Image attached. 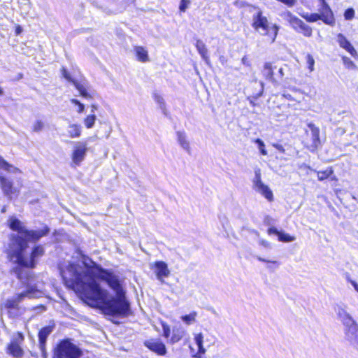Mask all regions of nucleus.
I'll use <instances>...</instances> for the list:
<instances>
[{
	"mask_svg": "<svg viewBox=\"0 0 358 358\" xmlns=\"http://www.w3.org/2000/svg\"><path fill=\"white\" fill-rule=\"evenodd\" d=\"M94 272L69 264L60 273L66 286L79 292L90 304L108 315L126 317L132 314L120 280L113 272L95 265Z\"/></svg>",
	"mask_w": 358,
	"mask_h": 358,
	"instance_id": "obj_1",
	"label": "nucleus"
},
{
	"mask_svg": "<svg viewBox=\"0 0 358 358\" xmlns=\"http://www.w3.org/2000/svg\"><path fill=\"white\" fill-rule=\"evenodd\" d=\"M9 227L17 234L10 236L9 244L10 254L16 257L17 263L26 268L35 266L36 259L44 254V249L42 245L34 247L30 258L24 257L23 252L27 248L28 242H36L41 238L48 235L50 232L48 227L45 226L38 230H28L24 225L17 218H12L9 221Z\"/></svg>",
	"mask_w": 358,
	"mask_h": 358,
	"instance_id": "obj_2",
	"label": "nucleus"
},
{
	"mask_svg": "<svg viewBox=\"0 0 358 358\" xmlns=\"http://www.w3.org/2000/svg\"><path fill=\"white\" fill-rule=\"evenodd\" d=\"M27 290L17 294L11 298L8 299L5 303V308L7 309H16L18 308L19 304L25 299V298H37L39 297L41 294V292L36 287V285H31L29 282H27Z\"/></svg>",
	"mask_w": 358,
	"mask_h": 358,
	"instance_id": "obj_3",
	"label": "nucleus"
},
{
	"mask_svg": "<svg viewBox=\"0 0 358 358\" xmlns=\"http://www.w3.org/2000/svg\"><path fill=\"white\" fill-rule=\"evenodd\" d=\"M81 350L68 340L61 341L54 352L53 358H80Z\"/></svg>",
	"mask_w": 358,
	"mask_h": 358,
	"instance_id": "obj_4",
	"label": "nucleus"
},
{
	"mask_svg": "<svg viewBox=\"0 0 358 358\" xmlns=\"http://www.w3.org/2000/svg\"><path fill=\"white\" fill-rule=\"evenodd\" d=\"M253 189L264 196L268 201H271L273 199V192L268 185H265L261 178L260 169L255 170V177L252 180Z\"/></svg>",
	"mask_w": 358,
	"mask_h": 358,
	"instance_id": "obj_5",
	"label": "nucleus"
},
{
	"mask_svg": "<svg viewBox=\"0 0 358 358\" xmlns=\"http://www.w3.org/2000/svg\"><path fill=\"white\" fill-rule=\"evenodd\" d=\"M271 24L269 23L267 17L263 15L262 10H257L252 15V27L260 34L262 32L267 33L268 29Z\"/></svg>",
	"mask_w": 358,
	"mask_h": 358,
	"instance_id": "obj_6",
	"label": "nucleus"
},
{
	"mask_svg": "<svg viewBox=\"0 0 358 358\" xmlns=\"http://www.w3.org/2000/svg\"><path fill=\"white\" fill-rule=\"evenodd\" d=\"M344 331L346 339L352 345L358 346V324L353 320L345 324Z\"/></svg>",
	"mask_w": 358,
	"mask_h": 358,
	"instance_id": "obj_7",
	"label": "nucleus"
},
{
	"mask_svg": "<svg viewBox=\"0 0 358 358\" xmlns=\"http://www.w3.org/2000/svg\"><path fill=\"white\" fill-rule=\"evenodd\" d=\"M87 151V145L85 142H76L72 153L73 162L76 165H79L84 160Z\"/></svg>",
	"mask_w": 358,
	"mask_h": 358,
	"instance_id": "obj_8",
	"label": "nucleus"
},
{
	"mask_svg": "<svg viewBox=\"0 0 358 358\" xmlns=\"http://www.w3.org/2000/svg\"><path fill=\"white\" fill-rule=\"evenodd\" d=\"M144 345L149 350L155 352L158 355H165L166 353V345L159 338H152L145 341Z\"/></svg>",
	"mask_w": 358,
	"mask_h": 358,
	"instance_id": "obj_9",
	"label": "nucleus"
},
{
	"mask_svg": "<svg viewBox=\"0 0 358 358\" xmlns=\"http://www.w3.org/2000/svg\"><path fill=\"white\" fill-rule=\"evenodd\" d=\"M334 310L343 325L354 320L350 314L347 311V306L343 303L336 304L334 306Z\"/></svg>",
	"mask_w": 358,
	"mask_h": 358,
	"instance_id": "obj_10",
	"label": "nucleus"
},
{
	"mask_svg": "<svg viewBox=\"0 0 358 358\" xmlns=\"http://www.w3.org/2000/svg\"><path fill=\"white\" fill-rule=\"evenodd\" d=\"M155 273L157 278L162 282H164V278L170 275V271L168 268L167 264L163 261H157L155 263Z\"/></svg>",
	"mask_w": 358,
	"mask_h": 358,
	"instance_id": "obj_11",
	"label": "nucleus"
},
{
	"mask_svg": "<svg viewBox=\"0 0 358 358\" xmlns=\"http://www.w3.org/2000/svg\"><path fill=\"white\" fill-rule=\"evenodd\" d=\"M0 184L4 195L10 200L12 199V195L17 193L16 188L13 187V182L10 180L0 175Z\"/></svg>",
	"mask_w": 358,
	"mask_h": 358,
	"instance_id": "obj_12",
	"label": "nucleus"
},
{
	"mask_svg": "<svg viewBox=\"0 0 358 358\" xmlns=\"http://www.w3.org/2000/svg\"><path fill=\"white\" fill-rule=\"evenodd\" d=\"M320 12V13L319 14L321 17V20H322L325 24L329 25L334 24L335 20L334 14L328 4L322 6Z\"/></svg>",
	"mask_w": 358,
	"mask_h": 358,
	"instance_id": "obj_13",
	"label": "nucleus"
},
{
	"mask_svg": "<svg viewBox=\"0 0 358 358\" xmlns=\"http://www.w3.org/2000/svg\"><path fill=\"white\" fill-rule=\"evenodd\" d=\"M337 42L342 48L347 50L352 57H355L357 56V52L356 50L354 48L350 42L346 38V37L343 34H338Z\"/></svg>",
	"mask_w": 358,
	"mask_h": 358,
	"instance_id": "obj_14",
	"label": "nucleus"
},
{
	"mask_svg": "<svg viewBox=\"0 0 358 358\" xmlns=\"http://www.w3.org/2000/svg\"><path fill=\"white\" fill-rule=\"evenodd\" d=\"M308 127L310 131V136L312 140L311 146L313 147L314 148H316L320 143V129L313 123L308 124Z\"/></svg>",
	"mask_w": 358,
	"mask_h": 358,
	"instance_id": "obj_15",
	"label": "nucleus"
},
{
	"mask_svg": "<svg viewBox=\"0 0 358 358\" xmlns=\"http://www.w3.org/2000/svg\"><path fill=\"white\" fill-rule=\"evenodd\" d=\"M8 352L14 357L19 358L23 355V350L17 340H13L8 346Z\"/></svg>",
	"mask_w": 358,
	"mask_h": 358,
	"instance_id": "obj_16",
	"label": "nucleus"
},
{
	"mask_svg": "<svg viewBox=\"0 0 358 358\" xmlns=\"http://www.w3.org/2000/svg\"><path fill=\"white\" fill-rule=\"evenodd\" d=\"M177 140L180 145L186 150L188 153H190L189 142L187 139V135L185 131H178L176 133Z\"/></svg>",
	"mask_w": 358,
	"mask_h": 358,
	"instance_id": "obj_17",
	"label": "nucleus"
},
{
	"mask_svg": "<svg viewBox=\"0 0 358 358\" xmlns=\"http://www.w3.org/2000/svg\"><path fill=\"white\" fill-rule=\"evenodd\" d=\"M185 331L182 327H174L172 329V336L170 343L174 344L180 341L185 336Z\"/></svg>",
	"mask_w": 358,
	"mask_h": 358,
	"instance_id": "obj_18",
	"label": "nucleus"
},
{
	"mask_svg": "<svg viewBox=\"0 0 358 358\" xmlns=\"http://www.w3.org/2000/svg\"><path fill=\"white\" fill-rule=\"evenodd\" d=\"M286 20L288 21L292 27L296 31L299 30L303 23L301 20L292 15V13L289 11H287L286 13Z\"/></svg>",
	"mask_w": 358,
	"mask_h": 358,
	"instance_id": "obj_19",
	"label": "nucleus"
},
{
	"mask_svg": "<svg viewBox=\"0 0 358 358\" xmlns=\"http://www.w3.org/2000/svg\"><path fill=\"white\" fill-rule=\"evenodd\" d=\"M134 51L137 59L141 62H147L149 61V56L148 50L142 46H136Z\"/></svg>",
	"mask_w": 358,
	"mask_h": 358,
	"instance_id": "obj_20",
	"label": "nucleus"
},
{
	"mask_svg": "<svg viewBox=\"0 0 358 358\" xmlns=\"http://www.w3.org/2000/svg\"><path fill=\"white\" fill-rule=\"evenodd\" d=\"M72 83L83 97L87 99H90L92 98V95L87 92V87L85 84L79 83L77 80H72Z\"/></svg>",
	"mask_w": 358,
	"mask_h": 358,
	"instance_id": "obj_21",
	"label": "nucleus"
},
{
	"mask_svg": "<svg viewBox=\"0 0 358 358\" xmlns=\"http://www.w3.org/2000/svg\"><path fill=\"white\" fill-rule=\"evenodd\" d=\"M262 73L266 80L272 83H276L273 78V69L271 63L266 62L264 64Z\"/></svg>",
	"mask_w": 358,
	"mask_h": 358,
	"instance_id": "obj_22",
	"label": "nucleus"
},
{
	"mask_svg": "<svg viewBox=\"0 0 358 358\" xmlns=\"http://www.w3.org/2000/svg\"><path fill=\"white\" fill-rule=\"evenodd\" d=\"M82 127L78 124H70L67 129L68 135L71 138H78L81 135Z\"/></svg>",
	"mask_w": 358,
	"mask_h": 358,
	"instance_id": "obj_23",
	"label": "nucleus"
},
{
	"mask_svg": "<svg viewBox=\"0 0 358 358\" xmlns=\"http://www.w3.org/2000/svg\"><path fill=\"white\" fill-rule=\"evenodd\" d=\"M196 48L202 57V58L206 61V63L209 62V57L208 55V50L206 47V45L201 40H197L196 43Z\"/></svg>",
	"mask_w": 358,
	"mask_h": 358,
	"instance_id": "obj_24",
	"label": "nucleus"
},
{
	"mask_svg": "<svg viewBox=\"0 0 358 358\" xmlns=\"http://www.w3.org/2000/svg\"><path fill=\"white\" fill-rule=\"evenodd\" d=\"M279 30V27L275 24H271L269 28L268 29V32H262L261 33L262 35L264 36H268L271 39V42L273 43L275 41V38L277 37L278 33Z\"/></svg>",
	"mask_w": 358,
	"mask_h": 358,
	"instance_id": "obj_25",
	"label": "nucleus"
},
{
	"mask_svg": "<svg viewBox=\"0 0 358 358\" xmlns=\"http://www.w3.org/2000/svg\"><path fill=\"white\" fill-rule=\"evenodd\" d=\"M0 169H2L10 173H16L20 172L17 168L10 165L8 162H6L2 157H0Z\"/></svg>",
	"mask_w": 358,
	"mask_h": 358,
	"instance_id": "obj_26",
	"label": "nucleus"
},
{
	"mask_svg": "<svg viewBox=\"0 0 358 358\" xmlns=\"http://www.w3.org/2000/svg\"><path fill=\"white\" fill-rule=\"evenodd\" d=\"M203 335L201 333L196 334L194 336V341L198 346V354H205L206 349L203 345Z\"/></svg>",
	"mask_w": 358,
	"mask_h": 358,
	"instance_id": "obj_27",
	"label": "nucleus"
},
{
	"mask_svg": "<svg viewBox=\"0 0 358 358\" xmlns=\"http://www.w3.org/2000/svg\"><path fill=\"white\" fill-rule=\"evenodd\" d=\"M154 100L159 105L160 109L163 111L164 114H166V103L163 97L157 93L153 94Z\"/></svg>",
	"mask_w": 358,
	"mask_h": 358,
	"instance_id": "obj_28",
	"label": "nucleus"
},
{
	"mask_svg": "<svg viewBox=\"0 0 358 358\" xmlns=\"http://www.w3.org/2000/svg\"><path fill=\"white\" fill-rule=\"evenodd\" d=\"M52 328L51 327H45L42 328L38 333L39 341H46L48 336L51 334Z\"/></svg>",
	"mask_w": 358,
	"mask_h": 358,
	"instance_id": "obj_29",
	"label": "nucleus"
},
{
	"mask_svg": "<svg viewBox=\"0 0 358 358\" xmlns=\"http://www.w3.org/2000/svg\"><path fill=\"white\" fill-rule=\"evenodd\" d=\"M197 315L196 312H192L189 315H183L181 317V320L187 325L194 323L196 321V317Z\"/></svg>",
	"mask_w": 358,
	"mask_h": 358,
	"instance_id": "obj_30",
	"label": "nucleus"
},
{
	"mask_svg": "<svg viewBox=\"0 0 358 358\" xmlns=\"http://www.w3.org/2000/svg\"><path fill=\"white\" fill-rule=\"evenodd\" d=\"M332 168H328L325 171H317V178L318 180L322 181L324 179L328 178L333 173Z\"/></svg>",
	"mask_w": 358,
	"mask_h": 358,
	"instance_id": "obj_31",
	"label": "nucleus"
},
{
	"mask_svg": "<svg viewBox=\"0 0 358 358\" xmlns=\"http://www.w3.org/2000/svg\"><path fill=\"white\" fill-rule=\"evenodd\" d=\"M260 85H261V89H260V91L259 93H257V94L255 95H253V96H248V100L250 102V104L252 106H256V103H255V100H257L259 97H260L262 94H263V91H264V83L262 82L260 83Z\"/></svg>",
	"mask_w": 358,
	"mask_h": 358,
	"instance_id": "obj_32",
	"label": "nucleus"
},
{
	"mask_svg": "<svg viewBox=\"0 0 358 358\" xmlns=\"http://www.w3.org/2000/svg\"><path fill=\"white\" fill-rule=\"evenodd\" d=\"M24 267L18 264L16 267L13 268V272L16 275L17 278L22 280L24 279V277L27 275V273H24ZM22 283H24V281H22Z\"/></svg>",
	"mask_w": 358,
	"mask_h": 358,
	"instance_id": "obj_33",
	"label": "nucleus"
},
{
	"mask_svg": "<svg viewBox=\"0 0 358 358\" xmlns=\"http://www.w3.org/2000/svg\"><path fill=\"white\" fill-rule=\"evenodd\" d=\"M297 31L303 34L305 36L308 37L312 35L311 27H309L308 24H305L303 22Z\"/></svg>",
	"mask_w": 358,
	"mask_h": 358,
	"instance_id": "obj_34",
	"label": "nucleus"
},
{
	"mask_svg": "<svg viewBox=\"0 0 358 358\" xmlns=\"http://www.w3.org/2000/svg\"><path fill=\"white\" fill-rule=\"evenodd\" d=\"M278 240L282 242L289 243L295 240V237L290 236L283 231H280L278 235Z\"/></svg>",
	"mask_w": 358,
	"mask_h": 358,
	"instance_id": "obj_35",
	"label": "nucleus"
},
{
	"mask_svg": "<svg viewBox=\"0 0 358 358\" xmlns=\"http://www.w3.org/2000/svg\"><path fill=\"white\" fill-rule=\"evenodd\" d=\"M96 117L95 115H90L84 120V124L87 129L93 127Z\"/></svg>",
	"mask_w": 358,
	"mask_h": 358,
	"instance_id": "obj_36",
	"label": "nucleus"
},
{
	"mask_svg": "<svg viewBox=\"0 0 358 358\" xmlns=\"http://www.w3.org/2000/svg\"><path fill=\"white\" fill-rule=\"evenodd\" d=\"M306 63L308 65V69H309L310 72H313L314 71V65H315V59L313 57L310 55L307 54L306 57Z\"/></svg>",
	"mask_w": 358,
	"mask_h": 358,
	"instance_id": "obj_37",
	"label": "nucleus"
},
{
	"mask_svg": "<svg viewBox=\"0 0 358 358\" xmlns=\"http://www.w3.org/2000/svg\"><path fill=\"white\" fill-rule=\"evenodd\" d=\"M303 18H305L308 22H316L318 20H321V17L319 13H313V14H307L305 15H302Z\"/></svg>",
	"mask_w": 358,
	"mask_h": 358,
	"instance_id": "obj_38",
	"label": "nucleus"
},
{
	"mask_svg": "<svg viewBox=\"0 0 358 358\" xmlns=\"http://www.w3.org/2000/svg\"><path fill=\"white\" fill-rule=\"evenodd\" d=\"M342 60L346 68L351 69L356 68L355 64L349 57L345 56L343 57Z\"/></svg>",
	"mask_w": 358,
	"mask_h": 358,
	"instance_id": "obj_39",
	"label": "nucleus"
},
{
	"mask_svg": "<svg viewBox=\"0 0 358 358\" xmlns=\"http://www.w3.org/2000/svg\"><path fill=\"white\" fill-rule=\"evenodd\" d=\"M255 142L258 145L260 152L262 155H266L267 152L265 150V144L259 138H257Z\"/></svg>",
	"mask_w": 358,
	"mask_h": 358,
	"instance_id": "obj_40",
	"label": "nucleus"
},
{
	"mask_svg": "<svg viewBox=\"0 0 358 358\" xmlns=\"http://www.w3.org/2000/svg\"><path fill=\"white\" fill-rule=\"evenodd\" d=\"M162 330H163V336L166 338H169L171 334V329L170 327L165 322L162 323Z\"/></svg>",
	"mask_w": 358,
	"mask_h": 358,
	"instance_id": "obj_41",
	"label": "nucleus"
},
{
	"mask_svg": "<svg viewBox=\"0 0 358 358\" xmlns=\"http://www.w3.org/2000/svg\"><path fill=\"white\" fill-rule=\"evenodd\" d=\"M345 19L350 20L355 17V10L353 8H348L344 13Z\"/></svg>",
	"mask_w": 358,
	"mask_h": 358,
	"instance_id": "obj_42",
	"label": "nucleus"
},
{
	"mask_svg": "<svg viewBox=\"0 0 358 358\" xmlns=\"http://www.w3.org/2000/svg\"><path fill=\"white\" fill-rule=\"evenodd\" d=\"M190 1L189 0H181L179 9L181 12H185L188 8Z\"/></svg>",
	"mask_w": 358,
	"mask_h": 358,
	"instance_id": "obj_43",
	"label": "nucleus"
},
{
	"mask_svg": "<svg viewBox=\"0 0 358 358\" xmlns=\"http://www.w3.org/2000/svg\"><path fill=\"white\" fill-rule=\"evenodd\" d=\"M71 102L72 103H74L76 105H78V112L79 113H81L84 111L85 110V106L84 104H83L82 103H80L78 100L76 99H72L71 100Z\"/></svg>",
	"mask_w": 358,
	"mask_h": 358,
	"instance_id": "obj_44",
	"label": "nucleus"
},
{
	"mask_svg": "<svg viewBox=\"0 0 358 358\" xmlns=\"http://www.w3.org/2000/svg\"><path fill=\"white\" fill-rule=\"evenodd\" d=\"M43 123L40 120L36 121L33 126V130L36 132H38V131H41L43 129Z\"/></svg>",
	"mask_w": 358,
	"mask_h": 358,
	"instance_id": "obj_45",
	"label": "nucleus"
},
{
	"mask_svg": "<svg viewBox=\"0 0 358 358\" xmlns=\"http://www.w3.org/2000/svg\"><path fill=\"white\" fill-rule=\"evenodd\" d=\"M62 76L63 77L66 79L67 80L70 81L72 83V80H75L74 79H73L70 74L68 73V71H66V69L63 67L62 69Z\"/></svg>",
	"mask_w": 358,
	"mask_h": 358,
	"instance_id": "obj_46",
	"label": "nucleus"
},
{
	"mask_svg": "<svg viewBox=\"0 0 358 358\" xmlns=\"http://www.w3.org/2000/svg\"><path fill=\"white\" fill-rule=\"evenodd\" d=\"M280 231H278L275 227H270L268 229V234L269 235H271V234H275L278 236L279 234H280Z\"/></svg>",
	"mask_w": 358,
	"mask_h": 358,
	"instance_id": "obj_47",
	"label": "nucleus"
},
{
	"mask_svg": "<svg viewBox=\"0 0 358 358\" xmlns=\"http://www.w3.org/2000/svg\"><path fill=\"white\" fill-rule=\"evenodd\" d=\"M259 244L266 248H271V243L264 239L259 240Z\"/></svg>",
	"mask_w": 358,
	"mask_h": 358,
	"instance_id": "obj_48",
	"label": "nucleus"
},
{
	"mask_svg": "<svg viewBox=\"0 0 358 358\" xmlns=\"http://www.w3.org/2000/svg\"><path fill=\"white\" fill-rule=\"evenodd\" d=\"M273 145L275 148H276L280 152L285 153V150L282 145L276 143V144H273Z\"/></svg>",
	"mask_w": 358,
	"mask_h": 358,
	"instance_id": "obj_49",
	"label": "nucleus"
},
{
	"mask_svg": "<svg viewBox=\"0 0 358 358\" xmlns=\"http://www.w3.org/2000/svg\"><path fill=\"white\" fill-rule=\"evenodd\" d=\"M45 343L46 341H39V348L43 354L45 353Z\"/></svg>",
	"mask_w": 358,
	"mask_h": 358,
	"instance_id": "obj_50",
	"label": "nucleus"
},
{
	"mask_svg": "<svg viewBox=\"0 0 358 358\" xmlns=\"http://www.w3.org/2000/svg\"><path fill=\"white\" fill-rule=\"evenodd\" d=\"M241 62H242V64L247 66H250V62L247 56H244L242 59H241Z\"/></svg>",
	"mask_w": 358,
	"mask_h": 358,
	"instance_id": "obj_51",
	"label": "nucleus"
},
{
	"mask_svg": "<svg viewBox=\"0 0 358 358\" xmlns=\"http://www.w3.org/2000/svg\"><path fill=\"white\" fill-rule=\"evenodd\" d=\"M273 218H272V217H271L270 216L267 215V216H266V217H265V218H264V223H265L266 224H267V225H271V224H272V222H273Z\"/></svg>",
	"mask_w": 358,
	"mask_h": 358,
	"instance_id": "obj_52",
	"label": "nucleus"
},
{
	"mask_svg": "<svg viewBox=\"0 0 358 358\" xmlns=\"http://www.w3.org/2000/svg\"><path fill=\"white\" fill-rule=\"evenodd\" d=\"M257 259L262 262H269V263H273V264H277L278 262L276 261H270V260H266L261 257H257Z\"/></svg>",
	"mask_w": 358,
	"mask_h": 358,
	"instance_id": "obj_53",
	"label": "nucleus"
},
{
	"mask_svg": "<svg viewBox=\"0 0 358 358\" xmlns=\"http://www.w3.org/2000/svg\"><path fill=\"white\" fill-rule=\"evenodd\" d=\"M300 169H309L310 171H313V169L309 166H308L307 164H302L301 166H300Z\"/></svg>",
	"mask_w": 358,
	"mask_h": 358,
	"instance_id": "obj_54",
	"label": "nucleus"
},
{
	"mask_svg": "<svg viewBox=\"0 0 358 358\" xmlns=\"http://www.w3.org/2000/svg\"><path fill=\"white\" fill-rule=\"evenodd\" d=\"M351 284L355 288V289L358 292V283H357L355 281L352 280Z\"/></svg>",
	"mask_w": 358,
	"mask_h": 358,
	"instance_id": "obj_55",
	"label": "nucleus"
},
{
	"mask_svg": "<svg viewBox=\"0 0 358 358\" xmlns=\"http://www.w3.org/2000/svg\"><path fill=\"white\" fill-rule=\"evenodd\" d=\"M22 29L19 25L15 29V33L17 35H19L22 32Z\"/></svg>",
	"mask_w": 358,
	"mask_h": 358,
	"instance_id": "obj_56",
	"label": "nucleus"
},
{
	"mask_svg": "<svg viewBox=\"0 0 358 358\" xmlns=\"http://www.w3.org/2000/svg\"><path fill=\"white\" fill-rule=\"evenodd\" d=\"M278 73L280 74V78L283 77L284 72H283V69L282 68H280L279 69Z\"/></svg>",
	"mask_w": 358,
	"mask_h": 358,
	"instance_id": "obj_57",
	"label": "nucleus"
},
{
	"mask_svg": "<svg viewBox=\"0 0 358 358\" xmlns=\"http://www.w3.org/2000/svg\"><path fill=\"white\" fill-rule=\"evenodd\" d=\"M284 96L287 99H289V100H292V97L290 94H284Z\"/></svg>",
	"mask_w": 358,
	"mask_h": 358,
	"instance_id": "obj_58",
	"label": "nucleus"
},
{
	"mask_svg": "<svg viewBox=\"0 0 358 358\" xmlns=\"http://www.w3.org/2000/svg\"><path fill=\"white\" fill-rule=\"evenodd\" d=\"M96 109H97L96 106H95V105H92V113H94V110H96Z\"/></svg>",
	"mask_w": 358,
	"mask_h": 358,
	"instance_id": "obj_59",
	"label": "nucleus"
},
{
	"mask_svg": "<svg viewBox=\"0 0 358 358\" xmlns=\"http://www.w3.org/2000/svg\"><path fill=\"white\" fill-rule=\"evenodd\" d=\"M322 4V6H324L325 4H327L325 0H319Z\"/></svg>",
	"mask_w": 358,
	"mask_h": 358,
	"instance_id": "obj_60",
	"label": "nucleus"
},
{
	"mask_svg": "<svg viewBox=\"0 0 358 358\" xmlns=\"http://www.w3.org/2000/svg\"><path fill=\"white\" fill-rule=\"evenodd\" d=\"M19 336H20V339H21V340H22V339H23V336H22V334H19Z\"/></svg>",
	"mask_w": 358,
	"mask_h": 358,
	"instance_id": "obj_61",
	"label": "nucleus"
},
{
	"mask_svg": "<svg viewBox=\"0 0 358 358\" xmlns=\"http://www.w3.org/2000/svg\"><path fill=\"white\" fill-rule=\"evenodd\" d=\"M3 94V90L0 87V95H2Z\"/></svg>",
	"mask_w": 358,
	"mask_h": 358,
	"instance_id": "obj_62",
	"label": "nucleus"
},
{
	"mask_svg": "<svg viewBox=\"0 0 358 358\" xmlns=\"http://www.w3.org/2000/svg\"><path fill=\"white\" fill-rule=\"evenodd\" d=\"M194 357H197V358H200V356H199L198 355H196L194 356Z\"/></svg>",
	"mask_w": 358,
	"mask_h": 358,
	"instance_id": "obj_63",
	"label": "nucleus"
}]
</instances>
